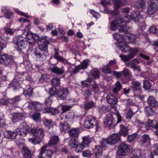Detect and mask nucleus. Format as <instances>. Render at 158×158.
Wrapping results in <instances>:
<instances>
[{
    "mask_svg": "<svg viewBox=\"0 0 158 158\" xmlns=\"http://www.w3.org/2000/svg\"><path fill=\"white\" fill-rule=\"evenodd\" d=\"M129 23H127L124 21L121 18L118 17L111 23L110 26L111 28L113 31H115L117 28V27L119 26L120 27L119 30L120 32H127V28H129V27H127V24Z\"/></svg>",
    "mask_w": 158,
    "mask_h": 158,
    "instance_id": "f257e3e1",
    "label": "nucleus"
},
{
    "mask_svg": "<svg viewBox=\"0 0 158 158\" xmlns=\"http://www.w3.org/2000/svg\"><path fill=\"white\" fill-rule=\"evenodd\" d=\"M35 41L33 40L32 42H27L24 40V38L21 36H16L13 40V42L16 45L15 48L17 50L19 51H21L26 48L27 44L31 47L34 46Z\"/></svg>",
    "mask_w": 158,
    "mask_h": 158,
    "instance_id": "f03ea898",
    "label": "nucleus"
},
{
    "mask_svg": "<svg viewBox=\"0 0 158 158\" xmlns=\"http://www.w3.org/2000/svg\"><path fill=\"white\" fill-rule=\"evenodd\" d=\"M49 150L46 149L47 146H44L41 149V152L38 156L39 158H51L52 154L57 152L58 149L56 145L50 146Z\"/></svg>",
    "mask_w": 158,
    "mask_h": 158,
    "instance_id": "7ed1b4c3",
    "label": "nucleus"
},
{
    "mask_svg": "<svg viewBox=\"0 0 158 158\" xmlns=\"http://www.w3.org/2000/svg\"><path fill=\"white\" fill-rule=\"evenodd\" d=\"M85 128L89 129L93 127L94 126H95L96 131L100 127L96 117L93 116H90L89 119L85 121Z\"/></svg>",
    "mask_w": 158,
    "mask_h": 158,
    "instance_id": "20e7f679",
    "label": "nucleus"
},
{
    "mask_svg": "<svg viewBox=\"0 0 158 158\" xmlns=\"http://www.w3.org/2000/svg\"><path fill=\"white\" fill-rule=\"evenodd\" d=\"M38 42V48L37 49H40V50H43L45 51L48 52V45L49 44V40L47 39L46 36H44L40 38V39Z\"/></svg>",
    "mask_w": 158,
    "mask_h": 158,
    "instance_id": "39448f33",
    "label": "nucleus"
},
{
    "mask_svg": "<svg viewBox=\"0 0 158 158\" xmlns=\"http://www.w3.org/2000/svg\"><path fill=\"white\" fill-rule=\"evenodd\" d=\"M19 125L17 128V131L18 132V134L23 136H26L28 132L29 126L25 123L23 122L19 123Z\"/></svg>",
    "mask_w": 158,
    "mask_h": 158,
    "instance_id": "423d86ee",
    "label": "nucleus"
},
{
    "mask_svg": "<svg viewBox=\"0 0 158 158\" xmlns=\"http://www.w3.org/2000/svg\"><path fill=\"white\" fill-rule=\"evenodd\" d=\"M69 94V91L67 88H60L57 90V94L56 97L58 100H65L68 97Z\"/></svg>",
    "mask_w": 158,
    "mask_h": 158,
    "instance_id": "0eeeda50",
    "label": "nucleus"
},
{
    "mask_svg": "<svg viewBox=\"0 0 158 158\" xmlns=\"http://www.w3.org/2000/svg\"><path fill=\"white\" fill-rule=\"evenodd\" d=\"M130 150L129 146L124 143H121L118 148V153L122 156H125L128 155Z\"/></svg>",
    "mask_w": 158,
    "mask_h": 158,
    "instance_id": "6e6552de",
    "label": "nucleus"
},
{
    "mask_svg": "<svg viewBox=\"0 0 158 158\" xmlns=\"http://www.w3.org/2000/svg\"><path fill=\"white\" fill-rule=\"evenodd\" d=\"M82 139V142L80 143V149H77L76 150V152L79 153L81 152L84 148L89 146L91 142V139L88 136H83Z\"/></svg>",
    "mask_w": 158,
    "mask_h": 158,
    "instance_id": "1a4fd4ad",
    "label": "nucleus"
},
{
    "mask_svg": "<svg viewBox=\"0 0 158 158\" xmlns=\"http://www.w3.org/2000/svg\"><path fill=\"white\" fill-rule=\"evenodd\" d=\"M34 54L40 61H44L46 60L48 56V52L36 49L34 52Z\"/></svg>",
    "mask_w": 158,
    "mask_h": 158,
    "instance_id": "9d476101",
    "label": "nucleus"
},
{
    "mask_svg": "<svg viewBox=\"0 0 158 158\" xmlns=\"http://www.w3.org/2000/svg\"><path fill=\"white\" fill-rule=\"evenodd\" d=\"M13 60L12 56L7 54L2 55L0 58L1 63L6 66L12 62Z\"/></svg>",
    "mask_w": 158,
    "mask_h": 158,
    "instance_id": "9b49d317",
    "label": "nucleus"
},
{
    "mask_svg": "<svg viewBox=\"0 0 158 158\" xmlns=\"http://www.w3.org/2000/svg\"><path fill=\"white\" fill-rule=\"evenodd\" d=\"M114 119L112 114H109L106 115L104 118L103 122L104 124L106 127L115 126L116 125L114 123Z\"/></svg>",
    "mask_w": 158,
    "mask_h": 158,
    "instance_id": "f8f14e48",
    "label": "nucleus"
},
{
    "mask_svg": "<svg viewBox=\"0 0 158 158\" xmlns=\"http://www.w3.org/2000/svg\"><path fill=\"white\" fill-rule=\"evenodd\" d=\"M22 34V37L26 38L28 40H32L36 41L40 39V37L37 34H33L31 31L24 30Z\"/></svg>",
    "mask_w": 158,
    "mask_h": 158,
    "instance_id": "ddd939ff",
    "label": "nucleus"
},
{
    "mask_svg": "<svg viewBox=\"0 0 158 158\" xmlns=\"http://www.w3.org/2000/svg\"><path fill=\"white\" fill-rule=\"evenodd\" d=\"M149 6L147 10V14L150 15H152L155 12L157 8V4L156 2H154V0H151L148 2Z\"/></svg>",
    "mask_w": 158,
    "mask_h": 158,
    "instance_id": "4468645a",
    "label": "nucleus"
},
{
    "mask_svg": "<svg viewBox=\"0 0 158 158\" xmlns=\"http://www.w3.org/2000/svg\"><path fill=\"white\" fill-rule=\"evenodd\" d=\"M30 133L37 138H41L44 136L43 129L39 127L34 128L31 129Z\"/></svg>",
    "mask_w": 158,
    "mask_h": 158,
    "instance_id": "2eb2a0df",
    "label": "nucleus"
},
{
    "mask_svg": "<svg viewBox=\"0 0 158 158\" xmlns=\"http://www.w3.org/2000/svg\"><path fill=\"white\" fill-rule=\"evenodd\" d=\"M138 51V49H132L131 50L129 54L125 56L121 55H119V57L123 61H127L133 58Z\"/></svg>",
    "mask_w": 158,
    "mask_h": 158,
    "instance_id": "dca6fc26",
    "label": "nucleus"
},
{
    "mask_svg": "<svg viewBox=\"0 0 158 158\" xmlns=\"http://www.w3.org/2000/svg\"><path fill=\"white\" fill-rule=\"evenodd\" d=\"M28 103L27 107L29 108L33 109L36 111H38L43 108L42 104L40 102L31 101L28 102Z\"/></svg>",
    "mask_w": 158,
    "mask_h": 158,
    "instance_id": "f3484780",
    "label": "nucleus"
},
{
    "mask_svg": "<svg viewBox=\"0 0 158 158\" xmlns=\"http://www.w3.org/2000/svg\"><path fill=\"white\" fill-rule=\"evenodd\" d=\"M108 144L114 145L120 141V136L117 134H112L107 138Z\"/></svg>",
    "mask_w": 158,
    "mask_h": 158,
    "instance_id": "a211bd4d",
    "label": "nucleus"
},
{
    "mask_svg": "<svg viewBox=\"0 0 158 158\" xmlns=\"http://www.w3.org/2000/svg\"><path fill=\"white\" fill-rule=\"evenodd\" d=\"M17 135L15 131L6 130L3 132V135L5 137L10 139H14Z\"/></svg>",
    "mask_w": 158,
    "mask_h": 158,
    "instance_id": "6ab92c4d",
    "label": "nucleus"
},
{
    "mask_svg": "<svg viewBox=\"0 0 158 158\" xmlns=\"http://www.w3.org/2000/svg\"><path fill=\"white\" fill-rule=\"evenodd\" d=\"M151 139L148 135L145 134L142 135L141 138L140 142L144 145H149L150 143Z\"/></svg>",
    "mask_w": 158,
    "mask_h": 158,
    "instance_id": "aec40b11",
    "label": "nucleus"
},
{
    "mask_svg": "<svg viewBox=\"0 0 158 158\" xmlns=\"http://www.w3.org/2000/svg\"><path fill=\"white\" fill-rule=\"evenodd\" d=\"M113 2L115 8L118 9L122 6H125L127 3L126 0H113Z\"/></svg>",
    "mask_w": 158,
    "mask_h": 158,
    "instance_id": "412c9836",
    "label": "nucleus"
},
{
    "mask_svg": "<svg viewBox=\"0 0 158 158\" xmlns=\"http://www.w3.org/2000/svg\"><path fill=\"white\" fill-rule=\"evenodd\" d=\"M148 104L152 107L156 108L158 107V102L152 96H150L147 100Z\"/></svg>",
    "mask_w": 158,
    "mask_h": 158,
    "instance_id": "4be33fe9",
    "label": "nucleus"
},
{
    "mask_svg": "<svg viewBox=\"0 0 158 158\" xmlns=\"http://www.w3.org/2000/svg\"><path fill=\"white\" fill-rule=\"evenodd\" d=\"M60 128L61 131H63L65 132H67L69 131L70 127V125L67 122L60 123Z\"/></svg>",
    "mask_w": 158,
    "mask_h": 158,
    "instance_id": "5701e85b",
    "label": "nucleus"
},
{
    "mask_svg": "<svg viewBox=\"0 0 158 158\" xmlns=\"http://www.w3.org/2000/svg\"><path fill=\"white\" fill-rule=\"evenodd\" d=\"M106 98L107 102L109 104L114 105L116 104L117 103L118 100L117 98L111 94L107 95Z\"/></svg>",
    "mask_w": 158,
    "mask_h": 158,
    "instance_id": "b1692460",
    "label": "nucleus"
},
{
    "mask_svg": "<svg viewBox=\"0 0 158 158\" xmlns=\"http://www.w3.org/2000/svg\"><path fill=\"white\" fill-rule=\"evenodd\" d=\"M118 47L122 52H127L129 51H130V52L131 50L133 49V48H131L127 44L122 43L119 44Z\"/></svg>",
    "mask_w": 158,
    "mask_h": 158,
    "instance_id": "393cba45",
    "label": "nucleus"
},
{
    "mask_svg": "<svg viewBox=\"0 0 158 158\" xmlns=\"http://www.w3.org/2000/svg\"><path fill=\"white\" fill-rule=\"evenodd\" d=\"M69 146L72 148H75V151L77 149H80V144H78V140L75 139H72L69 140Z\"/></svg>",
    "mask_w": 158,
    "mask_h": 158,
    "instance_id": "a878e982",
    "label": "nucleus"
},
{
    "mask_svg": "<svg viewBox=\"0 0 158 158\" xmlns=\"http://www.w3.org/2000/svg\"><path fill=\"white\" fill-rule=\"evenodd\" d=\"M145 126L148 127H153L156 129L158 128L157 123L156 121L155 120H151L148 119L145 123Z\"/></svg>",
    "mask_w": 158,
    "mask_h": 158,
    "instance_id": "bb28decb",
    "label": "nucleus"
},
{
    "mask_svg": "<svg viewBox=\"0 0 158 158\" xmlns=\"http://www.w3.org/2000/svg\"><path fill=\"white\" fill-rule=\"evenodd\" d=\"M122 84L119 81H117L113 88V92L115 94L118 95V92L122 89Z\"/></svg>",
    "mask_w": 158,
    "mask_h": 158,
    "instance_id": "cd10ccee",
    "label": "nucleus"
},
{
    "mask_svg": "<svg viewBox=\"0 0 158 158\" xmlns=\"http://www.w3.org/2000/svg\"><path fill=\"white\" fill-rule=\"evenodd\" d=\"M51 70L53 72L59 75L62 74L65 72L64 67L63 66L60 68L57 67H53L51 69Z\"/></svg>",
    "mask_w": 158,
    "mask_h": 158,
    "instance_id": "c85d7f7f",
    "label": "nucleus"
},
{
    "mask_svg": "<svg viewBox=\"0 0 158 158\" xmlns=\"http://www.w3.org/2000/svg\"><path fill=\"white\" fill-rule=\"evenodd\" d=\"M59 141V137L58 136H52L48 143L49 146L56 145Z\"/></svg>",
    "mask_w": 158,
    "mask_h": 158,
    "instance_id": "c756f323",
    "label": "nucleus"
},
{
    "mask_svg": "<svg viewBox=\"0 0 158 158\" xmlns=\"http://www.w3.org/2000/svg\"><path fill=\"white\" fill-rule=\"evenodd\" d=\"M24 116V114L22 113L15 112L13 114V118H11L13 122H15L16 120L21 119Z\"/></svg>",
    "mask_w": 158,
    "mask_h": 158,
    "instance_id": "7c9ffc66",
    "label": "nucleus"
},
{
    "mask_svg": "<svg viewBox=\"0 0 158 158\" xmlns=\"http://www.w3.org/2000/svg\"><path fill=\"white\" fill-rule=\"evenodd\" d=\"M133 155L136 157H140V158H145L146 156L145 155L142 154L141 155L142 152L139 149H134L132 152Z\"/></svg>",
    "mask_w": 158,
    "mask_h": 158,
    "instance_id": "2f4dec72",
    "label": "nucleus"
},
{
    "mask_svg": "<svg viewBox=\"0 0 158 158\" xmlns=\"http://www.w3.org/2000/svg\"><path fill=\"white\" fill-rule=\"evenodd\" d=\"M132 17L133 20L136 23L139 22L142 19V17L139 14V11H137L132 14Z\"/></svg>",
    "mask_w": 158,
    "mask_h": 158,
    "instance_id": "473e14b6",
    "label": "nucleus"
},
{
    "mask_svg": "<svg viewBox=\"0 0 158 158\" xmlns=\"http://www.w3.org/2000/svg\"><path fill=\"white\" fill-rule=\"evenodd\" d=\"M120 130L119 133L120 135L125 136L127 135L128 133V129L123 125H121L120 126Z\"/></svg>",
    "mask_w": 158,
    "mask_h": 158,
    "instance_id": "72a5a7b5",
    "label": "nucleus"
},
{
    "mask_svg": "<svg viewBox=\"0 0 158 158\" xmlns=\"http://www.w3.org/2000/svg\"><path fill=\"white\" fill-rule=\"evenodd\" d=\"M22 152L23 155L26 158H31V153L30 151L27 147H23L22 149Z\"/></svg>",
    "mask_w": 158,
    "mask_h": 158,
    "instance_id": "f704fd0d",
    "label": "nucleus"
},
{
    "mask_svg": "<svg viewBox=\"0 0 158 158\" xmlns=\"http://www.w3.org/2000/svg\"><path fill=\"white\" fill-rule=\"evenodd\" d=\"M94 152L97 157H99L102 154V147L100 146H96L95 149L94 150Z\"/></svg>",
    "mask_w": 158,
    "mask_h": 158,
    "instance_id": "c9c22d12",
    "label": "nucleus"
},
{
    "mask_svg": "<svg viewBox=\"0 0 158 158\" xmlns=\"http://www.w3.org/2000/svg\"><path fill=\"white\" fill-rule=\"evenodd\" d=\"M96 106V103L93 101L89 102L85 104L84 108L85 110H88Z\"/></svg>",
    "mask_w": 158,
    "mask_h": 158,
    "instance_id": "e433bc0d",
    "label": "nucleus"
},
{
    "mask_svg": "<svg viewBox=\"0 0 158 158\" xmlns=\"http://www.w3.org/2000/svg\"><path fill=\"white\" fill-rule=\"evenodd\" d=\"M3 8L2 10L5 13L6 17L7 18H11L13 15V13L7 8L4 7Z\"/></svg>",
    "mask_w": 158,
    "mask_h": 158,
    "instance_id": "4c0bfd02",
    "label": "nucleus"
},
{
    "mask_svg": "<svg viewBox=\"0 0 158 158\" xmlns=\"http://www.w3.org/2000/svg\"><path fill=\"white\" fill-rule=\"evenodd\" d=\"M145 2L144 1L138 0L136 2L134 5V7L137 9L143 8L145 6Z\"/></svg>",
    "mask_w": 158,
    "mask_h": 158,
    "instance_id": "58836bf2",
    "label": "nucleus"
},
{
    "mask_svg": "<svg viewBox=\"0 0 158 158\" xmlns=\"http://www.w3.org/2000/svg\"><path fill=\"white\" fill-rule=\"evenodd\" d=\"M79 134V130L77 129H74L70 131L69 135L70 136L77 137Z\"/></svg>",
    "mask_w": 158,
    "mask_h": 158,
    "instance_id": "ea45409f",
    "label": "nucleus"
},
{
    "mask_svg": "<svg viewBox=\"0 0 158 158\" xmlns=\"http://www.w3.org/2000/svg\"><path fill=\"white\" fill-rule=\"evenodd\" d=\"M89 60L88 59L85 60L79 65H78L81 69H86L89 65Z\"/></svg>",
    "mask_w": 158,
    "mask_h": 158,
    "instance_id": "a19ab883",
    "label": "nucleus"
},
{
    "mask_svg": "<svg viewBox=\"0 0 158 158\" xmlns=\"http://www.w3.org/2000/svg\"><path fill=\"white\" fill-rule=\"evenodd\" d=\"M44 123L46 127L49 129L54 124L53 122L51 120L47 118H44Z\"/></svg>",
    "mask_w": 158,
    "mask_h": 158,
    "instance_id": "79ce46f5",
    "label": "nucleus"
},
{
    "mask_svg": "<svg viewBox=\"0 0 158 158\" xmlns=\"http://www.w3.org/2000/svg\"><path fill=\"white\" fill-rule=\"evenodd\" d=\"M46 112L52 115H55L58 114L59 113V110L55 108H49L46 110Z\"/></svg>",
    "mask_w": 158,
    "mask_h": 158,
    "instance_id": "37998d69",
    "label": "nucleus"
},
{
    "mask_svg": "<svg viewBox=\"0 0 158 158\" xmlns=\"http://www.w3.org/2000/svg\"><path fill=\"white\" fill-rule=\"evenodd\" d=\"M23 77L22 75H17L14 79V82L18 83L20 84H22L23 81V78L22 77Z\"/></svg>",
    "mask_w": 158,
    "mask_h": 158,
    "instance_id": "c03bdc74",
    "label": "nucleus"
},
{
    "mask_svg": "<svg viewBox=\"0 0 158 158\" xmlns=\"http://www.w3.org/2000/svg\"><path fill=\"white\" fill-rule=\"evenodd\" d=\"M144 110L148 116L152 115L154 112V110L150 106L145 107Z\"/></svg>",
    "mask_w": 158,
    "mask_h": 158,
    "instance_id": "a18cd8bd",
    "label": "nucleus"
},
{
    "mask_svg": "<svg viewBox=\"0 0 158 158\" xmlns=\"http://www.w3.org/2000/svg\"><path fill=\"white\" fill-rule=\"evenodd\" d=\"M49 92L50 95V96L51 97L56 95L57 96V90H56V89L55 87H52L50 88Z\"/></svg>",
    "mask_w": 158,
    "mask_h": 158,
    "instance_id": "49530a36",
    "label": "nucleus"
},
{
    "mask_svg": "<svg viewBox=\"0 0 158 158\" xmlns=\"http://www.w3.org/2000/svg\"><path fill=\"white\" fill-rule=\"evenodd\" d=\"M143 84V88L147 90L150 89L152 86V83L148 80H144Z\"/></svg>",
    "mask_w": 158,
    "mask_h": 158,
    "instance_id": "de8ad7c7",
    "label": "nucleus"
},
{
    "mask_svg": "<svg viewBox=\"0 0 158 158\" xmlns=\"http://www.w3.org/2000/svg\"><path fill=\"white\" fill-rule=\"evenodd\" d=\"M123 75L125 77H129L131 75V73L129 70L128 69H124L122 71Z\"/></svg>",
    "mask_w": 158,
    "mask_h": 158,
    "instance_id": "09e8293b",
    "label": "nucleus"
},
{
    "mask_svg": "<svg viewBox=\"0 0 158 158\" xmlns=\"http://www.w3.org/2000/svg\"><path fill=\"white\" fill-rule=\"evenodd\" d=\"M92 74L95 78H98L99 77V73L97 69H94L92 71Z\"/></svg>",
    "mask_w": 158,
    "mask_h": 158,
    "instance_id": "8fccbe9b",
    "label": "nucleus"
},
{
    "mask_svg": "<svg viewBox=\"0 0 158 158\" xmlns=\"http://www.w3.org/2000/svg\"><path fill=\"white\" fill-rule=\"evenodd\" d=\"M109 66H105L102 67L101 68V70L102 72L104 73H111V70L110 68L108 67Z\"/></svg>",
    "mask_w": 158,
    "mask_h": 158,
    "instance_id": "3c124183",
    "label": "nucleus"
},
{
    "mask_svg": "<svg viewBox=\"0 0 158 158\" xmlns=\"http://www.w3.org/2000/svg\"><path fill=\"white\" fill-rule=\"evenodd\" d=\"M149 31L150 33H158V26L156 27L155 26H151Z\"/></svg>",
    "mask_w": 158,
    "mask_h": 158,
    "instance_id": "603ef678",
    "label": "nucleus"
},
{
    "mask_svg": "<svg viewBox=\"0 0 158 158\" xmlns=\"http://www.w3.org/2000/svg\"><path fill=\"white\" fill-rule=\"evenodd\" d=\"M51 83L53 85L58 86L60 85V80L57 78H55L51 81Z\"/></svg>",
    "mask_w": 158,
    "mask_h": 158,
    "instance_id": "864d4df0",
    "label": "nucleus"
},
{
    "mask_svg": "<svg viewBox=\"0 0 158 158\" xmlns=\"http://www.w3.org/2000/svg\"><path fill=\"white\" fill-rule=\"evenodd\" d=\"M24 139L21 138H17L15 140V143L18 145H23L24 143Z\"/></svg>",
    "mask_w": 158,
    "mask_h": 158,
    "instance_id": "5fc2aeb1",
    "label": "nucleus"
},
{
    "mask_svg": "<svg viewBox=\"0 0 158 158\" xmlns=\"http://www.w3.org/2000/svg\"><path fill=\"white\" fill-rule=\"evenodd\" d=\"M82 154L84 156L87 157H90L92 155V153H91V151L89 150H86L83 152Z\"/></svg>",
    "mask_w": 158,
    "mask_h": 158,
    "instance_id": "6e6d98bb",
    "label": "nucleus"
},
{
    "mask_svg": "<svg viewBox=\"0 0 158 158\" xmlns=\"http://www.w3.org/2000/svg\"><path fill=\"white\" fill-rule=\"evenodd\" d=\"M33 89L31 88L28 89L27 90H24L23 91V94L24 95L31 96L33 94Z\"/></svg>",
    "mask_w": 158,
    "mask_h": 158,
    "instance_id": "4d7b16f0",
    "label": "nucleus"
},
{
    "mask_svg": "<svg viewBox=\"0 0 158 158\" xmlns=\"http://www.w3.org/2000/svg\"><path fill=\"white\" fill-rule=\"evenodd\" d=\"M52 97L50 96L45 98V103L46 106H49L51 105L52 103Z\"/></svg>",
    "mask_w": 158,
    "mask_h": 158,
    "instance_id": "13d9d810",
    "label": "nucleus"
},
{
    "mask_svg": "<svg viewBox=\"0 0 158 158\" xmlns=\"http://www.w3.org/2000/svg\"><path fill=\"white\" fill-rule=\"evenodd\" d=\"M32 117L33 119L35 121H37L40 119V114L38 112H35L32 115Z\"/></svg>",
    "mask_w": 158,
    "mask_h": 158,
    "instance_id": "bf43d9fd",
    "label": "nucleus"
},
{
    "mask_svg": "<svg viewBox=\"0 0 158 158\" xmlns=\"http://www.w3.org/2000/svg\"><path fill=\"white\" fill-rule=\"evenodd\" d=\"M11 101V102L14 104L21 100V98L20 96H16L13 98L9 99Z\"/></svg>",
    "mask_w": 158,
    "mask_h": 158,
    "instance_id": "052dcab7",
    "label": "nucleus"
},
{
    "mask_svg": "<svg viewBox=\"0 0 158 158\" xmlns=\"http://www.w3.org/2000/svg\"><path fill=\"white\" fill-rule=\"evenodd\" d=\"M137 135L136 133L129 135L127 137L128 141L129 142H131L135 139L137 137Z\"/></svg>",
    "mask_w": 158,
    "mask_h": 158,
    "instance_id": "680f3d73",
    "label": "nucleus"
},
{
    "mask_svg": "<svg viewBox=\"0 0 158 158\" xmlns=\"http://www.w3.org/2000/svg\"><path fill=\"white\" fill-rule=\"evenodd\" d=\"M100 143L101 145H100L102 148L106 146L107 144H108V140L107 139H104L100 141Z\"/></svg>",
    "mask_w": 158,
    "mask_h": 158,
    "instance_id": "e2e57ef3",
    "label": "nucleus"
},
{
    "mask_svg": "<svg viewBox=\"0 0 158 158\" xmlns=\"http://www.w3.org/2000/svg\"><path fill=\"white\" fill-rule=\"evenodd\" d=\"M72 107L71 106L64 105L62 106L61 109L62 110V113L69 110Z\"/></svg>",
    "mask_w": 158,
    "mask_h": 158,
    "instance_id": "0e129e2a",
    "label": "nucleus"
},
{
    "mask_svg": "<svg viewBox=\"0 0 158 158\" xmlns=\"http://www.w3.org/2000/svg\"><path fill=\"white\" fill-rule=\"evenodd\" d=\"M78 65L76 66L72 71H71V73L72 74H75L79 72L81 69Z\"/></svg>",
    "mask_w": 158,
    "mask_h": 158,
    "instance_id": "69168bd1",
    "label": "nucleus"
},
{
    "mask_svg": "<svg viewBox=\"0 0 158 158\" xmlns=\"http://www.w3.org/2000/svg\"><path fill=\"white\" fill-rule=\"evenodd\" d=\"M134 115V113L132 110L130 109L129 110V111L127 114L126 116V118L127 119H130L132 117V116Z\"/></svg>",
    "mask_w": 158,
    "mask_h": 158,
    "instance_id": "338daca9",
    "label": "nucleus"
},
{
    "mask_svg": "<svg viewBox=\"0 0 158 158\" xmlns=\"http://www.w3.org/2000/svg\"><path fill=\"white\" fill-rule=\"evenodd\" d=\"M9 99H0V105H7L8 104L9 101Z\"/></svg>",
    "mask_w": 158,
    "mask_h": 158,
    "instance_id": "774afa93",
    "label": "nucleus"
}]
</instances>
